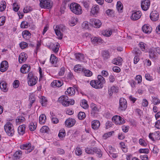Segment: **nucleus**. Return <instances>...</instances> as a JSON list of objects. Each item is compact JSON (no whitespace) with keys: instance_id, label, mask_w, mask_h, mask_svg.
Listing matches in <instances>:
<instances>
[{"instance_id":"nucleus-1","label":"nucleus","mask_w":160,"mask_h":160,"mask_svg":"<svg viewBox=\"0 0 160 160\" xmlns=\"http://www.w3.org/2000/svg\"><path fill=\"white\" fill-rule=\"evenodd\" d=\"M69 8L71 11L76 15H80L82 12L81 7L77 3H71L70 5Z\"/></svg>"},{"instance_id":"nucleus-2","label":"nucleus","mask_w":160,"mask_h":160,"mask_svg":"<svg viewBox=\"0 0 160 160\" xmlns=\"http://www.w3.org/2000/svg\"><path fill=\"white\" fill-rule=\"evenodd\" d=\"M4 129L7 134L10 136H12L14 133V130L12 124L8 122L4 125Z\"/></svg>"},{"instance_id":"nucleus-3","label":"nucleus","mask_w":160,"mask_h":160,"mask_svg":"<svg viewBox=\"0 0 160 160\" xmlns=\"http://www.w3.org/2000/svg\"><path fill=\"white\" fill-rule=\"evenodd\" d=\"M39 5L41 8L49 9L52 6V2L50 0H39Z\"/></svg>"},{"instance_id":"nucleus-4","label":"nucleus","mask_w":160,"mask_h":160,"mask_svg":"<svg viewBox=\"0 0 160 160\" xmlns=\"http://www.w3.org/2000/svg\"><path fill=\"white\" fill-rule=\"evenodd\" d=\"M28 85L30 86H33L36 84L38 78L37 77L34 76L32 72H30L28 75Z\"/></svg>"},{"instance_id":"nucleus-5","label":"nucleus","mask_w":160,"mask_h":160,"mask_svg":"<svg viewBox=\"0 0 160 160\" xmlns=\"http://www.w3.org/2000/svg\"><path fill=\"white\" fill-rule=\"evenodd\" d=\"M20 147L22 149L27 150V151H26V153L31 152L34 149L33 146L32 147V145L30 143L21 145L20 146Z\"/></svg>"},{"instance_id":"nucleus-6","label":"nucleus","mask_w":160,"mask_h":160,"mask_svg":"<svg viewBox=\"0 0 160 160\" xmlns=\"http://www.w3.org/2000/svg\"><path fill=\"white\" fill-rule=\"evenodd\" d=\"M127 104L126 100L123 98L119 100V106L118 109L121 111H125L127 108Z\"/></svg>"},{"instance_id":"nucleus-7","label":"nucleus","mask_w":160,"mask_h":160,"mask_svg":"<svg viewBox=\"0 0 160 160\" xmlns=\"http://www.w3.org/2000/svg\"><path fill=\"white\" fill-rule=\"evenodd\" d=\"M90 24L95 28H99L102 25L100 20L94 18L90 19Z\"/></svg>"},{"instance_id":"nucleus-8","label":"nucleus","mask_w":160,"mask_h":160,"mask_svg":"<svg viewBox=\"0 0 160 160\" xmlns=\"http://www.w3.org/2000/svg\"><path fill=\"white\" fill-rule=\"evenodd\" d=\"M141 15V12L140 11H133L132 12V15L130 17L131 19L133 21L137 20L140 18Z\"/></svg>"},{"instance_id":"nucleus-9","label":"nucleus","mask_w":160,"mask_h":160,"mask_svg":"<svg viewBox=\"0 0 160 160\" xmlns=\"http://www.w3.org/2000/svg\"><path fill=\"white\" fill-rule=\"evenodd\" d=\"M112 121L114 122L116 124L120 125L125 123V121L121 117L118 116H115L112 118Z\"/></svg>"},{"instance_id":"nucleus-10","label":"nucleus","mask_w":160,"mask_h":160,"mask_svg":"<svg viewBox=\"0 0 160 160\" xmlns=\"http://www.w3.org/2000/svg\"><path fill=\"white\" fill-rule=\"evenodd\" d=\"M150 5L149 0H142L141 3V7L144 11L147 10L149 8Z\"/></svg>"},{"instance_id":"nucleus-11","label":"nucleus","mask_w":160,"mask_h":160,"mask_svg":"<svg viewBox=\"0 0 160 160\" xmlns=\"http://www.w3.org/2000/svg\"><path fill=\"white\" fill-rule=\"evenodd\" d=\"M76 122L74 119L69 118L66 120L65 124L66 126L70 128L74 125Z\"/></svg>"},{"instance_id":"nucleus-12","label":"nucleus","mask_w":160,"mask_h":160,"mask_svg":"<svg viewBox=\"0 0 160 160\" xmlns=\"http://www.w3.org/2000/svg\"><path fill=\"white\" fill-rule=\"evenodd\" d=\"M8 66L7 61H2L0 66V70L3 72L6 71L8 68Z\"/></svg>"},{"instance_id":"nucleus-13","label":"nucleus","mask_w":160,"mask_h":160,"mask_svg":"<svg viewBox=\"0 0 160 160\" xmlns=\"http://www.w3.org/2000/svg\"><path fill=\"white\" fill-rule=\"evenodd\" d=\"M159 14L157 11H154L151 13L150 17L151 20L153 21L158 20L159 18Z\"/></svg>"},{"instance_id":"nucleus-14","label":"nucleus","mask_w":160,"mask_h":160,"mask_svg":"<svg viewBox=\"0 0 160 160\" xmlns=\"http://www.w3.org/2000/svg\"><path fill=\"white\" fill-rule=\"evenodd\" d=\"M90 84L92 87L96 89L102 88L103 87V85L100 84V82L98 83L97 80L91 81Z\"/></svg>"},{"instance_id":"nucleus-15","label":"nucleus","mask_w":160,"mask_h":160,"mask_svg":"<svg viewBox=\"0 0 160 160\" xmlns=\"http://www.w3.org/2000/svg\"><path fill=\"white\" fill-rule=\"evenodd\" d=\"M31 67L29 65L27 64L23 65L20 69L21 72L23 73H28L30 70Z\"/></svg>"},{"instance_id":"nucleus-16","label":"nucleus","mask_w":160,"mask_h":160,"mask_svg":"<svg viewBox=\"0 0 160 160\" xmlns=\"http://www.w3.org/2000/svg\"><path fill=\"white\" fill-rule=\"evenodd\" d=\"M99 7L98 5H94L92 8L91 11V13L96 16L99 12Z\"/></svg>"},{"instance_id":"nucleus-17","label":"nucleus","mask_w":160,"mask_h":160,"mask_svg":"<svg viewBox=\"0 0 160 160\" xmlns=\"http://www.w3.org/2000/svg\"><path fill=\"white\" fill-rule=\"evenodd\" d=\"M28 58L27 54L24 52L21 53L19 55V62L21 63L22 62H25Z\"/></svg>"},{"instance_id":"nucleus-18","label":"nucleus","mask_w":160,"mask_h":160,"mask_svg":"<svg viewBox=\"0 0 160 160\" xmlns=\"http://www.w3.org/2000/svg\"><path fill=\"white\" fill-rule=\"evenodd\" d=\"M101 54L103 59L106 60L110 57V53L107 50H104L102 51Z\"/></svg>"},{"instance_id":"nucleus-19","label":"nucleus","mask_w":160,"mask_h":160,"mask_svg":"<svg viewBox=\"0 0 160 160\" xmlns=\"http://www.w3.org/2000/svg\"><path fill=\"white\" fill-rule=\"evenodd\" d=\"M142 29L143 31L146 33H150L152 30L151 27L147 25H144L142 28Z\"/></svg>"},{"instance_id":"nucleus-20","label":"nucleus","mask_w":160,"mask_h":160,"mask_svg":"<svg viewBox=\"0 0 160 160\" xmlns=\"http://www.w3.org/2000/svg\"><path fill=\"white\" fill-rule=\"evenodd\" d=\"M100 126V123L98 120H94L92 122V127L93 129H98Z\"/></svg>"},{"instance_id":"nucleus-21","label":"nucleus","mask_w":160,"mask_h":160,"mask_svg":"<svg viewBox=\"0 0 160 160\" xmlns=\"http://www.w3.org/2000/svg\"><path fill=\"white\" fill-rule=\"evenodd\" d=\"M25 125L24 124L20 125L18 128V132L20 135H23L25 133Z\"/></svg>"},{"instance_id":"nucleus-22","label":"nucleus","mask_w":160,"mask_h":160,"mask_svg":"<svg viewBox=\"0 0 160 160\" xmlns=\"http://www.w3.org/2000/svg\"><path fill=\"white\" fill-rule=\"evenodd\" d=\"M58 100L63 106V103L66 102L67 100H68V97L66 95H62L59 98Z\"/></svg>"},{"instance_id":"nucleus-23","label":"nucleus","mask_w":160,"mask_h":160,"mask_svg":"<svg viewBox=\"0 0 160 160\" xmlns=\"http://www.w3.org/2000/svg\"><path fill=\"white\" fill-rule=\"evenodd\" d=\"M65 94L68 95L70 96L74 95L75 93V91L74 88L72 87H69L68 88L67 92H65Z\"/></svg>"},{"instance_id":"nucleus-24","label":"nucleus","mask_w":160,"mask_h":160,"mask_svg":"<svg viewBox=\"0 0 160 160\" xmlns=\"http://www.w3.org/2000/svg\"><path fill=\"white\" fill-rule=\"evenodd\" d=\"M112 33V31L110 29H107L102 32V34L103 35L107 37H110Z\"/></svg>"},{"instance_id":"nucleus-25","label":"nucleus","mask_w":160,"mask_h":160,"mask_svg":"<svg viewBox=\"0 0 160 160\" xmlns=\"http://www.w3.org/2000/svg\"><path fill=\"white\" fill-rule=\"evenodd\" d=\"M122 58L120 57L114 59L112 61V63L116 65H120L122 64Z\"/></svg>"},{"instance_id":"nucleus-26","label":"nucleus","mask_w":160,"mask_h":160,"mask_svg":"<svg viewBox=\"0 0 160 160\" xmlns=\"http://www.w3.org/2000/svg\"><path fill=\"white\" fill-rule=\"evenodd\" d=\"M102 41V39L100 37H95L91 38V41L93 44H95L96 43L101 42Z\"/></svg>"},{"instance_id":"nucleus-27","label":"nucleus","mask_w":160,"mask_h":160,"mask_svg":"<svg viewBox=\"0 0 160 160\" xmlns=\"http://www.w3.org/2000/svg\"><path fill=\"white\" fill-rule=\"evenodd\" d=\"M7 83L4 81H2L0 83V88L4 92H6L7 91Z\"/></svg>"},{"instance_id":"nucleus-28","label":"nucleus","mask_w":160,"mask_h":160,"mask_svg":"<svg viewBox=\"0 0 160 160\" xmlns=\"http://www.w3.org/2000/svg\"><path fill=\"white\" fill-rule=\"evenodd\" d=\"M63 84V83L60 81L56 80L54 81L52 83L51 85L53 86H56L57 87H60Z\"/></svg>"},{"instance_id":"nucleus-29","label":"nucleus","mask_w":160,"mask_h":160,"mask_svg":"<svg viewBox=\"0 0 160 160\" xmlns=\"http://www.w3.org/2000/svg\"><path fill=\"white\" fill-rule=\"evenodd\" d=\"M91 108H92L91 111V113L92 114L94 115L95 113H97L98 111V110L95 104H92L91 105Z\"/></svg>"},{"instance_id":"nucleus-30","label":"nucleus","mask_w":160,"mask_h":160,"mask_svg":"<svg viewBox=\"0 0 160 160\" xmlns=\"http://www.w3.org/2000/svg\"><path fill=\"white\" fill-rule=\"evenodd\" d=\"M75 103V101L73 99H69L68 98V100H67V102L63 103V106L65 107H67L69 105H73Z\"/></svg>"},{"instance_id":"nucleus-31","label":"nucleus","mask_w":160,"mask_h":160,"mask_svg":"<svg viewBox=\"0 0 160 160\" xmlns=\"http://www.w3.org/2000/svg\"><path fill=\"white\" fill-rule=\"evenodd\" d=\"M50 60L52 64H56L58 61V58L54 54H52L51 55Z\"/></svg>"},{"instance_id":"nucleus-32","label":"nucleus","mask_w":160,"mask_h":160,"mask_svg":"<svg viewBox=\"0 0 160 160\" xmlns=\"http://www.w3.org/2000/svg\"><path fill=\"white\" fill-rule=\"evenodd\" d=\"M75 55L77 60L79 61H82L84 58L83 55L81 53H75Z\"/></svg>"},{"instance_id":"nucleus-33","label":"nucleus","mask_w":160,"mask_h":160,"mask_svg":"<svg viewBox=\"0 0 160 160\" xmlns=\"http://www.w3.org/2000/svg\"><path fill=\"white\" fill-rule=\"evenodd\" d=\"M117 10L120 12H122L123 6L122 4L120 1H118L117 4Z\"/></svg>"},{"instance_id":"nucleus-34","label":"nucleus","mask_w":160,"mask_h":160,"mask_svg":"<svg viewBox=\"0 0 160 160\" xmlns=\"http://www.w3.org/2000/svg\"><path fill=\"white\" fill-rule=\"evenodd\" d=\"M98 80H97L98 82L100 83L102 85L105 82V78L101 75H99L98 76Z\"/></svg>"},{"instance_id":"nucleus-35","label":"nucleus","mask_w":160,"mask_h":160,"mask_svg":"<svg viewBox=\"0 0 160 160\" xmlns=\"http://www.w3.org/2000/svg\"><path fill=\"white\" fill-rule=\"evenodd\" d=\"M22 34L23 37L25 39H27L29 38L31 35V33L27 30L23 31L22 32Z\"/></svg>"},{"instance_id":"nucleus-36","label":"nucleus","mask_w":160,"mask_h":160,"mask_svg":"<svg viewBox=\"0 0 160 160\" xmlns=\"http://www.w3.org/2000/svg\"><path fill=\"white\" fill-rule=\"evenodd\" d=\"M46 119V116L44 114H42L39 117V122L40 123L43 124L45 122Z\"/></svg>"},{"instance_id":"nucleus-37","label":"nucleus","mask_w":160,"mask_h":160,"mask_svg":"<svg viewBox=\"0 0 160 160\" xmlns=\"http://www.w3.org/2000/svg\"><path fill=\"white\" fill-rule=\"evenodd\" d=\"M94 154L96 153L98 155L99 157H101L102 155V152L99 148H96V147L94 148Z\"/></svg>"},{"instance_id":"nucleus-38","label":"nucleus","mask_w":160,"mask_h":160,"mask_svg":"<svg viewBox=\"0 0 160 160\" xmlns=\"http://www.w3.org/2000/svg\"><path fill=\"white\" fill-rule=\"evenodd\" d=\"M22 155V152L21 151L19 150L15 152L13 156L16 159H19L21 157Z\"/></svg>"},{"instance_id":"nucleus-39","label":"nucleus","mask_w":160,"mask_h":160,"mask_svg":"<svg viewBox=\"0 0 160 160\" xmlns=\"http://www.w3.org/2000/svg\"><path fill=\"white\" fill-rule=\"evenodd\" d=\"M36 128V124L35 123H31L29 125V128L31 131H34Z\"/></svg>"},{"instance_id":"nucleus-40","label":"nucleus","mask_w":160,"mask_h":160,"mask_svg":"<svg viewBox=\"0 0 160 160\" xmlns=\"http://www.w3.org/2000/svg\"><path fill=\"white\" fill-rule=\"evenodd\" d=\"M49 130V128L47 126H44L42 127L40 129V132L42 133H48Z\"/></svg>"},{"instance_id":"nucleus-41","label":"nucleus","mask_w":160,"mask_h":160,"mask_svg":"<svg viewBox=\"0 0 160 160\" xmlns=\"http://www.w3.org/2000/svg\"><path fill=\"white\" fill-rule=\"evenodd\" d=\"M56 35L60 39L62 38V34L61 31H60L58 29H54Z\"/></svg>"},{"instance_id":"nucleus-42","label":"nucleus","mask_w":160,"mask_h":160,"mask_svg":"<svg viewBox=\"0 0 160 160\" xmlns=\"http://www.w3.org/2000/svg\"><path fill=\"white\" fill-rule=\"evenodd\" d=\"M80 105L82 108L84 109L87 108L88 107V106L87 103V101L85 99L82 100Z\"/></svg>"},{"instance_id":"nucleus-43","label":"nucleus","mask_w":160,"mask_h":160,"mask_svg":"<svg viewBox=\"0 0 160 160\" xmlns=\"http://www.w3.org/2000/svg\"><path fill=\"white\" fill-rule=\"evenodd\" d=\"M6 3L5 1L2 2L0 5V11L2 12L4 11L6 8Z\"/></svg>"},{"instance_id":"nucleus-44","label":"nucleus","mask_w":160,"mask_h":160,"mask_svg":"<svg viewBox=\"0 0 160 160\" xmlns=\"http://www.w3.org/2000/svg\"><path fill=\"white\" fill-rule=\"evenodd\" d=\"M86 117V114L84 112H80L78 115V118L80 120H82Z\"/></svg>"},{"instance_id":"nucleus-45","label":"nucleus","mask_w":160,"mask_h":160,"mask_svg":"<svg viewBox=\"0 0 160 160\" xmlns=\"http://www.w3.org/2000/svg\"><path fill=\"white\" fill-rule=\"evenodd\" d=\"M25 120V118L22 116H19L16 120V122L17 124H20L22 122H23Z\"/></svg>"},{"instance_id":"nucleus-46","label":"nucleus","mask_w":160,"mask_h":160,"mask_svg":"<svg viewBox=\"0 0 160 160\" xmlns=\"http://www.w3.org/2000/svg\"><path fill=\"white\" fill-rule=\"evenodd\" d=\"M153 136L154 139L157 140L160 139V132L159 131L153 133Z\"/></svg>"},{"instance_id":"nucleus-47","label":"nucleus","mask_w":160,"mask_h":160,"mask_svg":"<svg viewBox=\"0 0 160 160\" xmlns=\"http://www.w3.org/2000/svg\"><path fill=\"white\" fill-rule=\"evenodd\" d=\"M40 102L42 106H45L46 104L47 100L45 97L42 96L40 99Z\"/></svg>"},{"instance_id":"nucleus-48","label":"nucleus","mask_w":160,"mask_h":160,"mask_svg":"<svg viewBox=\"0 0 160 160\" xmlns=\"http://www.w3.org/2000/svg\"><path fill=\"white\" fill-rule=\"evenodd\" d=\"M66 135L65 131L64 129L61 130L59 131L58 136L60 138H63Z\"/></svg>"},{"instance_id":"nucleus-49","label":"nucleus","mask_w":160,"mask_h":160,"mask_svg":"<svg viewBox=\"0 0 160 160\" xmlns=\"http://www.w3.org/2000/svg\"><path fill=\"white\" fill-rule=\"evenodd\" d=\"M149 53H150V57L152 58H155L156 57V54H157L154 51V50L152 49H150Z\"/></svg>"},{"instance_id":"nucleus-50","label":"nucleus","mask_w":160,"mask_h":160,"mask_svg":"<svg viewBox=\"0 0 160 160\" xmlns=\"http://www.w3.org/2000/svg\"><path fill=\"white\" fill-rule=\"evenodd\" d=\"M94 148H87L86 149V152L89 154H94Z\"/></svg>"},{"instance_id":"nucleus-51","label":"nucleus","mask_w":160,"mask_h":160,"mask_svg":"<svg viewBox=\"0 0 160 160\" xmlns=\"http://www.w3.org/2000/svg\"><path fill=\"white\" fill-rule=\"evenodd\" d=\"M84 75L87 77H90L92 75V72L89 70H85L84 71Z\"/></svg>"},{"instance_id":"nucleus-52","label":"nucleus","mask_w":160,"mask_h":160,"mask_svg":"<svg viewBox=\"0 0 160 160\" xmlns=\"http://www.w3.org/2000/svg\"><path fill=\"white\" fill-rule=\"evenodd\" d=\"M20 47L22 49H24L28 46V44L26 42H21L20 44Z\"/></svg>"},{"instance_id":"nucleus-53","label":"nucleus","mask_w":160,"mask_h":160,"mask_svg":"<svg viewBox=\"0 0 160 160\" xmlns=\"http://www.w3.org/2000/svg\"><path fill=\"white\" fill-rule=\"evenodd\" d=\"M153 102L154 105H157L160 103V100L156 97H152Z\"/></svg>"},{"instance_id":"nucleus-54","label":"nucleus","mask_w":160,"mask_h":160,"mask_svg":"<svg viewBox=\"0 0 160 160\" xmlns=\"http://www.w3.org/2000/svg\"><path fill=\"white\" fill-rule=\"evenodd\" d=\"M82 27L85 29H88L89 28L88 22L86 21L84 22L82 24Z\"/></svg>"},{"instance_id":"nucleus-55","label":"nucleus","mask_w":160,"mask_h":160,"mask_svg":"<svg viewBox=\"0 0 160 160\" xmlns=\"http://www.w3.org/2000/svg\"><path fill=\"white\" fill-rule=\"evenodd\" d=\"M28 23L26 21H23L21 24V27L22 28H27L28 27Z\"/></svg>"},{"instance_id":"nucleus-56","label":"nucleus","mask_w":160,"mask_h":160,"mask_svg":"<svg viewBox=\"0 0 160 160\" xmlns=\"http://www.w3.org/2000/svg\"><path fill=\"white\" fill-rule=\"evenodd\" d=\"M59 48V44L58 43L52 48V50L55 53L57 52L58 51Z\"/></svg>"},{"instance_id":"nucleus-57","label":"nucleus","mask_w":160,"mask_h":160,"mask_svg":"<svg viewBox=\"0 0 160 160\" xmlns=\"http://www.w3.org/2000/svg\"><path fill=\"white\" fill-rule=\"evenodd\" d=\"M149 150L148 148L140 149L139 150V152L140 153H148Z\"/></svg>"},{"instance_id":"nucleus-58","label":"nucleus","mask_w":160,"mask_h":160,"mask_svg":"<svg viewBox=\"0 0 160 160\" xmlns=\"http://www.w3.org/2000/svg\"><path fill=\"white\" fill-rule=\"evenodd\" d=\"M32 10V9L31 8V7H25L23 9V11L24 13H28L29 12L31 11Z\"/></svg>"},{"instance_id":"nucleus-59","label":"nucleus","mask_w":160,"mask_h":160,"mask_svg":"<svg viewBox=\"0 0 160 160\" xmlns=\"http://www.w3.org/2000/svg\"><path fill=\"white\" fill-rule=\"evenodd\" d=\"M110 82L112 83L115 80V78L114 75H110L109 77Z\"/></svg>"},{"instance_id":"nucleus-60","label":"nucleus","mask_w":160,"mask_h":160,"mask_svg":"<svg viewBox=\"0 0 160 160\" xmlns=\"http://www.w3.org/2000/svg\"><path fill=\"white\" fill-rule=\"evenodd\" d=\"M56 28L58 29L61 32H63L65 30V27L62 25H61L59 26L56 27Z\"/></svg>"},{"instance_id":"nucleus-61","label":"nucleus","mask_w":160,"mask_h":160,"mask_svg":"<svg viewBox=\"0 0 160 160\" xmlns=\"http://www.w3.org/2000/svg\"><path fill=\"white\" fill-rule=\"evenodd\" d=\"M76 154L78 156L82 154V151L80 148L77 147L75 150Z\"/></svg>"},{"instance_id":"nucleus-62","label":"nucleus","mask_w":160,"mask_h":160,"mask_svg":"<svg viewBox=\"0 0 160 160\" xmlns=\"http://www.w3.org/2000/svg\"><path fill=\"white\" fill-rule=\"evenodd\" d=\"M19 8V7L18 4L16 3H14L13 5V9L15 12H17Z\"/></svg>"},{"instance_id":"nucleus-63","label":"nucleus","mask_w":160,"mask_h":160,"mask_svg":"<svg viewBox=\"0 0 160 160\" xmlns=\"http://www.w3.org/2000/svg\"><path fill=\"white\" fill-rule=\"evenodd\" d=\"M114 12L113 10L108 9L106 11V13L108 16H111L113 14Z\"/></svg>"},{"instance_id":"nucleus-64","label":"nucleus","mask_w":160,"mask_h":160,"mask_svg":"<svg viewBox=\"0 0 160 160\" xmlns=\"http://www.w3.org/2000/svg\"><path fill=\"white\" fill-rule=\"evenodd\" d=\"M82 3L85 8L86 9L88 8L89 6V2L83 1L82 2Z\"/></svg>"}]
</instances>
